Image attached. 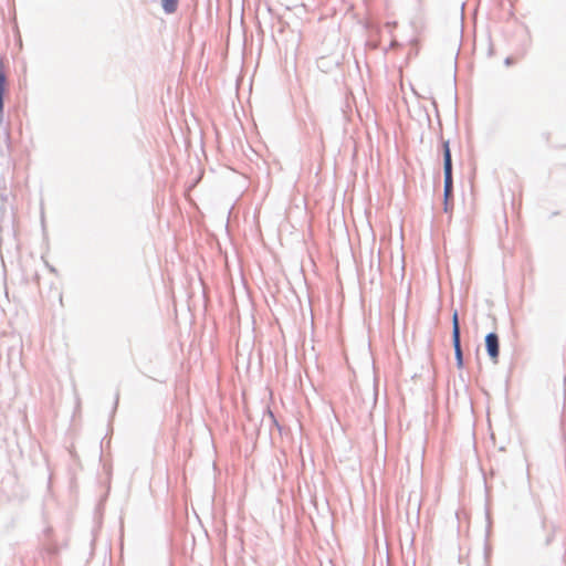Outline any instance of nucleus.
I'll use <instances>...</instances> for the list:
<instances>
[{
    "label": "nucleus",
    "mask_w": 566,
    "mask_h": 566,
    "mask_svg": "<svg viewBox=\"0 0 566 566\" xmlns=\"http://www.w3.org/2000/svg\"><path fill=\"white\" fill-rule=\"evenodd\" d=\"M451 207H450V201H448L447 206L444 205V211L448 212L450 211Z\"/></svg>",
    "instance_id": "7"
},
{
    "label": "nucleus",
    "mask_w": 566,
    "mask_h": 566,
    "mask_svg": "<svg viewBox=\"0 0 566 566\" xmlns=\"http://www.w3.org/2000/svg\"><path fill=\"white\" fill-rule=\"evenodd\" d=\"M485 346L488 354L493 363H497L500 354L499 337L495 333H490L485 336Z\"/></svg>",
    "instance_id": "2"
},
{
    "label": "nucleus",
    "mask_w": 566,
    "mask_h": 566,
    "mask_svg": "<svg viewBox=\"0 0 566 566\" xmlns=\"http://www.w3.org/2000/svg\"><path fill=\"white\" fill-rule=\"evenodd\" d=\"M452 198V179H444V200L446 205Z\"/></svg>",
    "instance_id": "4"
},
{
    "label": "nucleus",
    "mask_w": 566,
    "mask_h": 566,
    "mask_svg": "<svg viewBox=\"0 0 566 566\" xmlns=\"http://www.w3.org/2000/svg\"><path fill=\"white\" fill-rule=\"evenodd\" d=\"M452 342L454 346V354L457 359V365L462 367L463 358H462V349L460 345V326H459V316L458 312L454 311L452 315Z\"/></svg>",
    "instance_id": "1"
},
{
    "label": "nucleus",
    "mask_w": 566,
    "mask_h": 566,
    "mask_svg": "<svg viewBox=\"0 0 566 566\" xmlns=\"http://www.w3.org/2000/svg\"><path fill=\"white\" fill-rule=\"evenodd\" d=\"M442 149H443V163L452 161L449 140L442 142Z\"/></svg>",
    "instance_id": "5"
},
{
    "label": "nucleus",
    "mask_w": 566,
    "mask_h": 566,
    "mask_svg": "<svg viewBox=\"0 0 566 566\" xmlns=\"http://www.w3.org/2000/svg\"><path fill=\"white\" fill-rule=\"evenodd\" d=\"M179 0H161L163 8L167 13H174L177 10Z\"/></svg>",
    "instance_id": "3"
},
{
    "label": "nucleus",
    "mask_w": 566,
    "mask_h": 566,
    "mask_svg": "<svg viewBox=\"0 0 566 566\" xmlns=\"http://www.w3.org/2000/svg\"><path fill=\"white\" fill-rule=\"evenodd\" d=\"M444 179H452V161L443 163Z\"/></svg>",
    "instance_id": "6"
}]
</instances>
